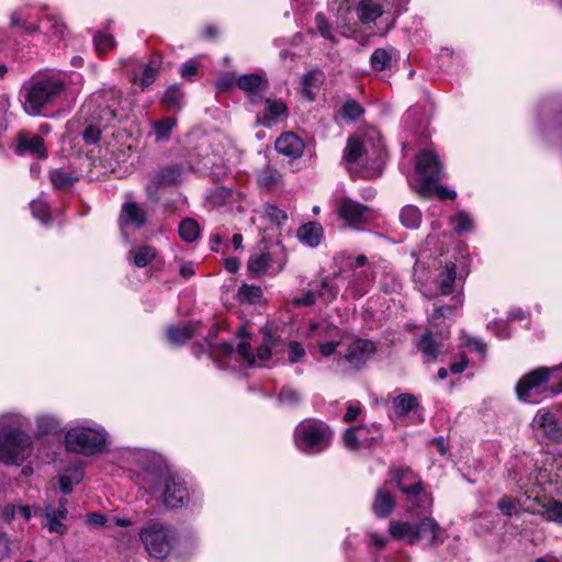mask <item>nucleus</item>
Wrapping results in <instances>:
<instances>
[{"instance_id": "1", "label": "nucleus", "mask_w": 562, "mask_h": 562, "mask_svg": "<svg viewBox=\"0 0 562 562\" xmlns=\"http://www.w3.org/2000/svg\"><path fill=\"white\" fill-rule=\"evenodd\" d=\"M385 156L380 133L371 128L360 136L348 138L342 158L352 177L374 179L383 171Z\"/></svg>"}, {"instance_id": "2", "label": "nucleus", "mask_w": 562, "mask_h": 562, "mask_svg": "<svg viewBox=\"0 0 562 562\" xmlns=\"http://www.w3.org/2000/svg\"><path fill=\"white\" fill-rule=\"evenodd\" d=\"M29 419L20 413L0 415V462L8 465L22 464L33 451V440L24 428Z\"/></svg>"}, {"instance_id": "3", "label": "nucleus", "mask_w": 562, "mask_h": 562, "mask_svg": "<svg viewBox=\"0 0 562 562\" xmlns=\"http://www.w3.org/2000/svg\"><path fill=\"white\" fill-rule=\"evenodd\" d=\"M562 393V363L554 367H539L524 375L516 385L520 401L536 403L538 397Z\"/></svg>"}, {"instance_id": "4", "label": "nucleus", "mask_w": 562, "mask_h": 562, "mask_svg": "<svg viewBox=\"0 0 562 562\" xmlns=\"http://www.w3.org/2000/svg\"><path fill=\"white\" fill-rule=\"evenodd\" d=\"M127 116L128 113L122 105V93L114 88L92 93L80 110V117L103 126H110L114 121H122Z\"/></svg>"}, {"instance_id": "5", "label": "nucleus", "mask_w": 562, "mask_h": 562, "mask_svg": "<svg viewBox=\"0 0 562 562\" xmlns=\"http://www.w3.org/2000/svg\"><path fill=\"white\" fill-rule=\"evenodd\" d=\"M395 0H341L337 9L336 27L344 30L349 26L353 20L352 10L359 22L370 24L378 19L387 16L392 12Z\"/></svg>"}, {"instance_id": "6", "label": "nucleus", "mask_w": 562, "mask_h": 562, "mask_svg": "<svg viewBox=\"0 0 562 562\" xmlns=\"http://www.w3.org/2000/svg\"><path fill=\"white\" fill-rule=\"evenodd\" d=\"M64 91L65 82L58 77L37 79L23 95V109L29 115H40L42 110L54 104Z\"/></svg>"}, {"instance_id": "7", "label": "nucleus", "mask_w": 562, "mask_h": 562, "mask_svg": "<svg viewBox=\"0 0 562 562\" xmlns=\"http://www.w3.org/2000/svg\"><path fill=\"white\" fill-rule=\"evenodd\" d=\"M333 439V430L319 419H304L294 430L295 447L306 454H317L325 451Z\"/></svg>"}, {"instance_id": "8", "label": "nucleus", "mask_w": 562, "mask_h": 562, "mask_svg": "<svg viewBox=\"0 0 562 562\" xmlns=\"http://www.w3.org/2000/svg\"><path fill=\"white\" fill-rule=\"evenodd\" d=\"M389 532L394 539L406 541L411 546L418 542L427 544L442 542L440 527L430 517H425L418 522L392 520Z\"/></svg>"}, {"instance_id": "9", "label": "nucleus", "mask_w": 562, "mask_h": 562, "mask_svg": "<svg viewBox=\"0 0 562 562\" xmlns=\"http://www.w3.org/2000/svg\"><path fill=\"white\" fill-rule=\"evenodd\" d=\"M105 442L106 432L95 423L71 427L65 437L66 448L69 451L87 456L101 452Z\"/></svg>"}, {"instance_id": "10", "label": "nucleus", "mask_w": 562, "mask_h": 562, "mask_svg": "<svg viewBox=\"0 0 562 562\" xmlns=\"http://www.w3.org/2000/svg\"><path fill=\"white\" fill-rule=\"evenodd\" d=\"M146 488L155 494L162 488L164 503L169 508H178L188 501V491L183 480L167 471L158 474L148 473L144 477Z\"/></svg>"}, {"instance_id": "11", "label": "nucleus", "mask_w": 562, "mask_h": 562, "mask_svg": "<svg viewBox=\"0 0 562 562\" xmlns=\"http://www.w3.org/2000/svg\"><path fill=\"white\" fill-rule=\"evenodd\" d=\"M139 539L151 558L165 559L171 551L173 533L171 529L157 520L147 522L139 530Z\"/></svg>"}, {"instance_id": "12", "label": "nucleus", "mask_w": 562, "mask_h": 562, "mask_svg": "<svg viewBox=\"0 0 562 562\" xmlns=\"http://www.w3.org/2000/svg\"><path fill=\"white\" fill-rule=\"evenodd\" d=\"M288 254L282 245H273L267 250L250 256L247 268L255 276H277L285 267Z\"/></svg>"}, {"instance_id": "13", "label": "nucleus", "mask_w": 562, "mask_h": 562, "mask_svg": "<svg viewBox=\"0 0 562 562\" xmlns=\"http://www.w3.org/2000/svg\"><path fill=\"white\" fill-rule=\"evenodd\" d=\"M375 350L374 342L370 340L341 338L337 362L339 366L347 364L348 369L358 370L368 361Z\"/></svg>"}, {"instance_id": "14", "label": "nucleus", "mask_w": 562, "mask_h": 562, "mask_svg": "<svg viewBox=\"0 0 562 562\" xmlns=\"http://www.w3.org/2000/svg\"><path fill=\"white\" fill-rule=\"evenodd\" d=\"M418 175V184L415 190L420 195H429L431 184L441 178L442 167L438 156L429 149L423 150L416 158L415 165Z\"/></svg>"}, {"instance_id": "15", "label": "nucleus", "mask_w": 562, "mask_h": 562, "mask_svg": "<svg viewBox=\"0 0 562 562\" xmlns=\"http://www.w3.org/2000/svg\"><path fill=\"white\" fill-rule=\"evenodd\" d=\"M392 479L398 490L406 495L407 509L413 510L425 506L428 496L423 492L422 481L411 469H395Z\"/></svg>"}, {"instance_id": "16", "label": "nucleus", "mask_w": 562, "mask_h": 562, "mask_svg": "<svg viewBox=\"0 0 562 562\" xmlns=\"http://www.w3.org/2000/svg\"><path fill=\"white\" fill-rule=\"evenodd\" d=\"M348 266L351 274L347 277L346 291L355 297H360L369 291L373 283V267L368 265V258L364 255L357 256Z\"/></svg>"}, {"instance_id": "17", "label": "nucleus", "mask_w": 562, "mask_h": 562, "mask_svg": "<svg viewBox=\"0 0 562 562\" xmlns=\"http://www.w3.org/2000/svg\"><path fill=\"white\" fill-rule=\"evenodd\" d=\"M558 409L541 408L532 419V427L549 441L562 440V426L558 419Z\"/></svg>"}, {"instance_id": "18", "label": "nucleus", "mask_w": 562, "mask_h": 562, "mask_svg": "<svg viewBox=\"0 0 562 562\" xmlns=\"http://www.w3.org/2000/svg\"><path fill=\"white\" fill-rule=\"evenodd\" d=\"M310 333L311 335L315 334L317 337L318 350L323 357H329L333 355H337L339 357L340 339H335L339 335L336 327L312 324L310 326Z\"/></svg>"}, {"instance_id": "19", "label": "nucleus", "mask_w": 562, "mask_h": 562, "mask_svg": "<svg viewBox=\"0 0 562 562\" xmlns=\"http://www.w3.org/2000/svg\"><path fill=\"white\" fill-rule=\"evenodd\" d=\"M338 215L350 226L358 227L368 221L370 211L367 206L356 201L342 198L338 203Z\"/></svg>"}, {"instance_id": "20", "label": "nucleus", "mask_w": 562, "mask_h": 562, "mask_svg": "<svg viewBox=\"0 0 562 562\" xmlns=\"http://www.w3.org/2000/svg\"><path fill=\"white\" fill-rule=\"evenodd\" d=\"M67 503V499L60 498L57 508H53L52 506L45 507V526L49 532L58 535H64L66 532L67 527L63 520L66 519L68 514Z\"/></svg>"}, {"instance_id": "21", "label": "nucleus", "mask_w": 562, "mask_h": 562, "mask_svg": "<svg viewBox=\"0 0 562 562\" xmlns=\"http://www.w3.org/2000/svg\"><path fill=\"white\" fill-rule=\"evenodd\" d=\"M236 86L248 95L251 102L257 94L266 92L269 87L268 80L255 72L236 78Z\"/></svg>"}, {"instance_id": "22", "label": "nucleus", "mask_w": 562, "mask_h": 562, "mask_svg": "<svg viewBox=\"0 0 562 562\" xmlns=\"http://www.w3.org/2000/svg\"><path fill=\"white\" fill-rule=\"evenodd\" d=\"M276 149L278 153L295 159L302 156L304 143L297 135L288 132L278 137L276 140Z\"/></svg>"}, {"instance_id": "23", "label": "nucleus", "mask_w": 562, "mask_h": 562, "mask_svg": "<svg viewBox=\"0 0 562 562\" xmlns=\"http://www.w3.org/2000/svg\"><path fill=\"white\" fill-rule=\"evenodd\" d=\"M237 353L249 366H261L271 357V346L268 342L262 344L257 348L256 355L250 350V345L241 341L237 346Z\"/></svg>"}, {"instance_id": "24", "label": "nucleus", "mask_w": 562, "mask_h": 562, "mask_svg": "<svg viewBox=\"0 0 562 562\" xmlns=\"http://www.w3.org/2000/svg\"><path fill=\"white\" fill-rule=\"evenodd\" d=\"M286 112L288 108L283 101L267 99L265 102V109L259 115L258 120L262 125L270 126L271 124L278 122L281 117H285Z\"/></svg>"}, {"instance_id": "25", "label": "nucleus", "mask_w": 562, "mask_h": 562, "mask_svg": "<svg viewBox=\"0 0 562 562\" xmlns=\"http://www.w3.org/2000/svg\"><path fill=\"white\" fill-rule=\"evenodd\" d=\"M537 513L546 520L562 524V503L552 497H538Z\"/></svg>"}, {"instance_id": "26", "label": "nucleus", "mask_w": 562, "mask_h": 562, "mask_svg": "<svg viewBox=\"0 0 562 562\" xmlns=\"http://www.w3.org/2000/svg\"><path fill=\"white\" fill-rule=\"evenodd\" d=\"M146 221V211L137 203H125L121 214V227L126 226L140 227Z\"/></svg>"}, {"instance_id": "27", "label": "nucleus", "mask_w": 562, "mask_h": 562, "mask_svg": "<svg viewBox=\"0 0 562 562\" xmlns=\"http://www.w3.org/2000/svg\"><path fill=\"white\" fill-rule=\"evenodd\" d=\"M373 440L374 438L367 436V429L364 427L349 428L344 434L345 447L352 451L370 447Z\"/></svg>"}, {"instance_id": "28", "label": "nucleus", "mask_w": 562, "mask_h": 562, "mask_svg": "<svg viewBox=\"0 0 562 562\" xmlns=\"http://www.w3.org/2000/svg\"><path fill=\"white\" fill-rule=\"evenodd\" d=\"M183 177V167L181 165H171L164 167L153 178L151 182L157 188L172 186L181 182Z\"/></svg>"}, {"instance_id": "29", "label": "nucleus", "mask_w": 562, "mask_h": 562, "mask_svg": "<svg viewBox=\"0 0 562 562\" xmlns=\"http://www.w3.org/2000/svg\"><path fill=\"white\" fill-rule=\"evenodd\" d=\"M41 30L45 32L49 42L57 44L65 36L66 25L58 18L47 15L41 21Z\"/></svg>"}, {"instance_id": "30", "label": "nucleus", "mask_w": 562, "mask_h": 562, "mask_svg": "<svg viewBox=\"0 0 562 562\" xmlns=\"http://www.w3.org/2000/svg\"><path fill=\"white\" fill-rule=\"evenodd\" d=\"M394 505V497L384 487L376 490L372 509L378 517L389 516L392 513Z\"/></svg>"}, {"instance_id": "31", "label": "nucleus", "mask_w": 562, "mask_h": 562, "mask_svg": "<svg viewBox=\"0 0 562 562\" xmlns=\"http://www.w3.org/2000/svg\"><path fill=\"white\" fill-rule=\"evenodd\" d=\"M297 238L310 247H316L323 238V227L315 222L304 224L297 229Z\"/></svg>"}, {"instance_id": "32", "label": "nucleus", "mask_w": 562, "mask_h": 562, "mask_svg": "<svg viewBox=\"0 0 562 562\" xmlns=\"http://www.w3.org/2000/svg\"><path fill=\"white\" fill-rule=\"evenodd\" d=\"M392 407L397 418L406 417L418 408L417 398L408 393H402L392 400Z\"/></svg>"}, {"instance_id": "33", "label": "nucleus", "mask_w": 562, "mask_h": 562, "mask_svg": "<svg viewBox=\"0 0 562 562\" xmlns=\"http://www.w3.org/2000/svg\"><path fill=\"white\" fill-rule=\"evenodd\" d=\"M339 276H341L340 271L324 278L321 288L315 292L316 297H319L325 304H329L337 299L339 285L335 282V279Z\"/></svg>"}, {"instance_id": "34", "label": "nucleus", "mask_w": 562, "mask_h": 562, "mask_svg": "<svg viewBox=\"0 0 562 562\" xmlns=\"http://www.w3.org/2000/svg\"><path fill=\"white\" fill-rule=\"evenodd\" d=\"M324 80V75L319 70H311L302 78V92L311 101L315 99Z\"/></svg>"}, {"instance_id": "35", "label": "nucleus", "mask_w": 562, "mask_h": 562, "mask_svg": "<svg viewBox=\"0 0 562 562\" xmlns=\"http://www.w3.org/2000/svg\"><path fill=\"white\" fill-rule=\"evenodd\" d=\"M456 265L450 262L447 263L446 267L439 272L438 279H437V285L439 289V292L442 295H448L452 293L454 282H456Z\"/></svg>"}, {"instance_id": "36", "label": "nucleus", "mask_w": 562, "mask_h": 562, "mask_svg": "<svg viewBox=\"0 0 562 562\" xmlns=\"http://www.w3.org/2000/svg\"><path fill=\"white\" fill-rule=\"evenodd\" d=\"M19 149L29 151L38 157L46 156V148L44 146V139L40 135H21L19 138Z\"/></svg>"}, {"instance_id": "37", "label": "nucleus", "mask_w": 562, "mask_h": 562, "mask_svg": "<svg viewBox=\"0 0 562 562\" xmlns=\"http://www.w3.org/2000/svg\"><path fill=\"white\" fill-rule=\"evenodd\" d=\"M35 425L36 432L42 436L59 430L61 423L55 415L40 414L36 416Z\"/></svg>"}, {"instance_id": "38", "label": "nucleus", "mask_w": 562, "mask_h": 562, "mask_svg": "<svg viewBox=\"0 0 562 562\" xmlns=\"http://www.w3.org/2000/svg\"><path fill=\"white\" fill-rule=\"evenodd\" d=\"M157 252L150 246H142L128 252V260L138 268L146 267L155 257Z\"/></svg>"}, {"instance_id": "39", "label": "nucleus", "mask_w": 562, "mask_h": 562, "mask_svg": "<svg viewBox=\"0 0 562 562\" xmlns=\"http://www.w3.org/2000/svg\"><path fill=\"white\" fill-rule=\"evenodd\" d=\"M87 521H88V524L94 525V526H103V525L108 524L106 525L108 529H113L114 527H124L125 528V527L132 526V521L130 519L113 517L109 520L106 518V516H104L102 514H97V513L88 514Z\"/></svg>"}, {"instance_id": "40", "label": "nucleus", "mask_w": 562, "mask_h": 562, "mask_svg": "<svg viewBox=\"0 0 562 562\" xmlns=\"http://www.w3.org/2000/svg\"><path fill=\"white\" fill-rule=\"evenodd\" d=\"M177 121L172 117H165L159 121H153V134L157 142H165L169 139L170 134L176 126Z\"/></svg>"}, {"instance_id": "41", "label": "nucleus", "mask_w": 562, "mask_h": 562, "mask_svg": "<svg viewBox=\"0 0 562 562\" xmlns=\"http://www.w3.org/2000/svg\"><path fill=\"white\" fill-rule=\"evenodd\" d=\"M441 342H436L430 330H427L418 342V349L428 358L435 359L442 348Z\"/></svg>"}, {"instance_id": "42", "label": "nucleus", "mask_w": 562, "mask_h": 562, "mask_svg": "<svg viewBox=\"0 0 562 562\" xmlns=\"http://www.w3.org/2000/svg\"><path fill=\"white\" fill-rule=\"evenodd\" d=\"M192 333L190 326H170L166 330V337L171 345H182L192 337Z\"/></svg>"}, {"instance_id": "43", "label": "nucleus", "mask_w": 562, "mask_h": 562, "mask_svg": "<svg viewBox=\"0 0 562 562\" xmlns=\"http://www.w3.org/2000/svg\"><path fill=\"white\" fill-rule=\"evenodd\" d=\"M392 50L393 49L376 48L370 57L371 67L378 71L387 69L392 61Z\"/></svg>"}, {"instance_id": "44", "label": "nucleus", "mask_w": 562, "mask_h": 562, "mask_svg": "<svg viewBox=\"0 0 562 562\" xmlns=\"http://www.w3.org/2000/svg\"><path fill=\"white\" fill-rule=\"evenodd\" d=\"M401 223L407 228H417L422 223L420 211L413 205H406L400 214Z\"/></svg>"}, {"instance_id": "45", "label": "nucleus", "mask_w": 562, "mask_h": 562, "mask_svg": "<svg viewBox=\"0 0 562 562\" xmlns=\"http://www.w3.org/2000/svg\"><path fill=\"white\" fill-rule=\"evenodd\" d=\"M32 516V510L29 506L8 504L2 508V517L7 521H11L16 517H22L24 521H27Z\"/></svg>"}, {"instance_id": "46", "label": "nucleus", "mask_w": 562, "mask_h": 562, "mask_svg": "<svg viewBox=\"0 0 562 562\" xmlns=\"http://www.w3.org/2000/svg\"><path fill=\"white\" fill-rule=\"evenodd\" d=\"M179 235L186 241H194L200 235L199 224L192 218L183 220L179 225Z\"/></svg>"}, {"instance_id": "47", "label": "nucleus", "mask_w": 562, "mask_h": 562, "mask_svg": "<svg viewBox=\"0 0 562 562\" xmlns=\"http://www.w3.org/2000/svg\"><path fill=\"white\" fill-rule=\"evenodd\" d=\"M183 92L177 86L169 87L162 98V102L171 110H179L182 105Z\"/></svg>"}, {"instance_id": "48", "label": "nucleus", "mask_w": 562, "mask_h": 562, "mask_svg": "<svg viewBox=\"0 0 562 562\" xmlns=\"http://www.w3.org/2000/svg\"><path fill=\"white\" fill-rule=\"evenodd\" d=\"M237 296L241 303L252 304L260 300L262 296V290L256 285L244 284L239 288Z\"/></svg>"}, {"instance_id": "49", "label": "nucleus", "mask_w": 562, "mask_h": 562, "mask_svg": "<svg viewBox=\"0 0 562 562\" xmlns=\"http://www.w3.org/2000/svg\"><path fill=\"white\" fill-rule=\"evenodd\" d=\"M280 173L271 168L265 167L258 171L257 180L260 187L270 189L280 181Z\"/></svg>"}, {"instance_id": "50", "label": "nucleus", "mask_w": 562, "mask_h": 562, "mask_svg": "<svg viewBox=\"0 0 562 562\" xmlns=\"http://www.w3.org/2000/svg\"><path fill=\"white\" fill-rule=\"evenodd\" d=\"M50 180L56 189L66 190L70 188L77 179L66 171L56 169L52 171Z\"/></svg>"}, {"instance_id": "51", "label": "nucleus", "mask_w": 562, "mask_h": 562, "mask_svg": "<svg viewBox=\"0 0 562 562\" xmlns=\"http://www.w3.org/2000/svg\"><path fill=\"white\" fill-rule=\"evenodd\" d=\"M451 224L458 234L471 232L474 227L472 217L464 211H459L451 220Z\"/></svg>"}, {"instance_id": "52", "label": "nucleus", "mask_w": 562, "mask_h": 562, "mask_svg": "<svg viewBox=\"0 0 562 562\" xmlns=\"http://www.w3.org/2000/svg\"><path fill=\"white\" fill-rule=\"evenodd\" d=\"M83 123L86 124L85 131L82 132V137L86 144L92 145L95 144L101 134V130L105 126L98 124L97 122L87 121L85 117H81Z\"/></svg>"}, {"instance_id": "53", "label": "nucleus", "mask_w": 562, "mask_h": 562, "mask_svg": "<svg viewBox=\"0 0 562 562\" xmlns=\"http://www.w3.org/2000/svg\"><path fill=\"white\" fill-rule=\"evenodd\" d=\"M159 71V61L151 59L144 68L140 78L138 79L139 85L143 88L150 86L155 80Z\"/></svg>"}, {"instance_id": "54", "label": "nucleus", "mask_w": 562, "mask_h": 562, "mask_svg": "<svg viewBox=\"0 0 562 562\" xmlns=\"http://www.w3.org/2000/svg\"><path fill=\"white\" fill-rule=\"evenodd\" d=\"M94 46L98 54H105L115 46V40L112 35L106 33H98L94 38Z\"/></svg>"}, {"instance_id": "55", "label": "nucleus", "mask_w": 562, "mask_h": 562, "mask_svg": "<svg viewBox=\"0 0 562 562\" xmlns=\"http://www.w3.org/2000/svg\"><path fill=\"white\" fill-rule=\"evenodd\" d=\"M519 506L518 499L508 496H503L497 503V508L506 516L518 515Z\"/></svg>"}, {"instance_id": "56", "label": "nucleus", "mask_w": 562, "mask_h": 562, "mask_svg": "<svg viewBox=\"0 0 562 562\" xmlns=\"http://www.w3.org/2000/svg\"><path fill=\"white\" fill-rule=\"evenodd\" d=\"M33 216L38 218L42 223L47 224L50 220L46 202L36 200L31 203Z\"/></svg>"}, {"instance_id": "57", "label": "nucleus", "mask_w": 562, "mask_h": 562, "mask_svg": "<svg viewBox=\"0 0 562 562\" xmlns=\"http://www.w3.org/2000/svg\"><path fill=\"white\" fill-rule=\"evenodd\" d=\"M315 24L319 34L330 41H334V33L330 23L323 13H317L315 16Z\"/></svg>"}, {"instance_id": "58", "label": "nucleus", "mask_w": 562, "mask_h": 562, "mask_svg": "<svg viewBox=\"0 0 562 562\" xmlns=\"http://www.w3.org/2000/svg\"><path fill=\"white\" fill-rule=\"evenodd\" d=\"M301 400L299 392L292 387H283L279 394L280 403L289 406L296 405Z\"/></svg>"}, {"instance_id": "59", "label": "nucleus", "mask_w": 562, "mask_h": 562, "mask_svg": "<svg viewBox=\"0 0 562 562\" xmlns=\"http://www.w3.org/2000/svg\"><path fill=\"white\" fill-rule=\"evenodd\" d=\"M263 214L277 225H281L288 218L286 213L274 205H266Z\"/></svg>"}, {"instance_id": "60", "label": "nucleus", "mask_w": 562, "mask_h": 562, "mask_svg": "<svg viewBox=\"0 0 562 562\" xmlns=\"http://www.w3.org/2000/svg\"><path fill=\"white\" fill-rule=\"evenodd\" d=\"M363 110L356 101H347L341 108V114L348 120H356L362 114Z\"/></svg>"}, {"instance_id": "61", "label": "nucleus", "mask_w": 562, "mask_h": 562, "mask_svg": "<svg viewBox=\"0 0 562 562\" xmlns=\"http://www.w3.org/2000/svg\"><path fill=\"white\" fill-rule=\"evenodd\" d=\"M306 356L305 349L297 341H291L289 344V362L296 363L301 362Z\"/></svg>"}, {"instance_id": "62", "label": "nucleus", "mask_w": 562, "mask_h": 562, "mask_svg": "<svg viewBox=\"0 0 562 562\" xmlns=\"http://www.w3.org/2000/svg\"><path fill=\"white\" fill-rule=\"evenodd\" d=\"M463 345L469 349L470 352H476L480 358L485 357L486 346L483 341L477 338H467Z\"/></svg>"}, {"instance_id": "63", "label": "nucleus", "mask_w": 562, "mask_h": 562, "mask_svg": "<svg viewBox=\"0 0 562 562\" xmlns=\"http://www.w3.org/2000/svg\"><path fill=\"white\" fill-rule=\"evenodd\" d=\"M316 299V293L314 291H308L301 296L293 297L292 304L296 307L312 306L315 304Z\"/></svg>"}, {"instance_id": "64", "label": "nucleus", "mask_w": 562, "mask_h": 562, "mask_svg": "<svg viewBox=\"0 0 562 562\" xmlns=\"http://www.w3.org/2000/svg\"><path fill=\"white\" fill-rule=\"evenodd\" d=\"M434 193H436L439 199H454L457 196V193L453 190H449L442 186L431 184V192L428 196H431Z\"/></svg>"}]
</instances>
